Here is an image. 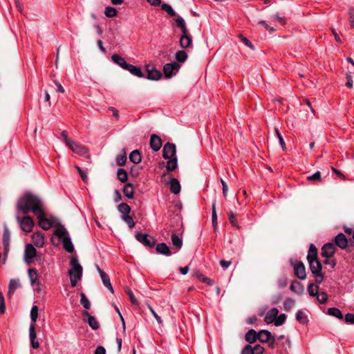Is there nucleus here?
Listing matches in <instances>:
<instances>
[{"label": "nucleus", "instance_id": "f704fd0d", "mask_svg": "<svg viewBox=\"0 0 354 354\" xmlns=\"http://www.w3.org/2000/svg\"><path fill=\"white\" fill-rule=\"evenodd\" d=\"M178 167L177 158H171L168 159L167 162L166 168L168 171H171L176 169Z\"/></svg>", "mask_w": 354, "mask_h": 354}, {"label": "nucleus", "instance_id": "bb28decb", "mask_svg": "<svg viewBox=\"0 0 354 354\" xmlns=\"http://www.w3.org/2000/svg\"><path fill=\"white\" fill-rule=\"evenodd\" d=\"M307 259L308 261L317 259V250L315 245L313 243L310 244L309 247Z\"/></svg>", "mask_w": 354, "mask_h": 354}, {"label": "nucleus", "instance_id": "39448f33", "mask_svg": "<svg viewBox=\"0 0 354 354\" xmlns=\"http://www.w3.org/2000/svg\"><path fill=\"white\" fill-rule=\"evenodd\" d=\"M25 216L22 218L19 217L18 215L16 216V220L20 225L21 229L26 232H32L33 227L35 225L34 221L32 218L27 214H24Z\"/></svg>", "mask_w": 354, "mask_h": 354}, {"label": "nucleus", "instance_id": "58836bf2", "mask_svg": "<svg viewBox=\"0 0 354 354\" xmlns=\"http://www.w3.org/2000/svg\"><path fill=\"white\" fill-rule=\"evenodd\" d=\"M161 9L164 11H165L167 15L170 17H175L176 16V11L172 8V7L168 4V3H162L161 4Z\"/></svg>", "mask_w": 354, "mask_h": 354}, {"label": "nucleus", "instance_id": "37998d69", "mask_svg": "<svg viewBox=\"0 0 354 354\" xmlns=\"http://www.w3.org/2000/svg\"><path fill=\"white\" fill-rule=\"evenodd\" d=\"M212 221L213 227H214V230H216V228L217 227V214H216V202H214L212 203Z\"/></svg>", "mask_w": 354, "mask_h": 354}, {"label": "nucleus", "instance_id": "2eb2a0df", "mask_svg": "<svg viewBox=\"0 0 354 354\" xmlns=\"http://www.w3.org/2000/svg\"><path fill=\"white\" fill-rule=\"evenodd\" d=\"M10 234L8 227H5L3 230V245L4 247V255L6 256L7 253L9 251V243H10ZM6 261V257H4L3 263H4Z\"/></svg>", "mask_w": 354, "mask_h": 354}, {"label": "nucleus", "instance_id": "7ed1b4c3", "mask_svg": "<svg viewBox=\"0 0 354 354\" xmlns=\"http://www.w3.org/2000/svg\"><path fill=\"white\" fill-rule=\"evenodd\" d=\"M70 266L71 268L68 270V273L70 276L71 287L74 288L76 286L77 281L82 278L83 269L76 257L71 258Z\"/></svg>", "mask_w": 354, "mask_h": 354}, {"label": "nucleus", "instance_id": "b1692460", "mask_svg": "<svg viewBox=\"0 0 354 354\" xmlns=\"http://www.w3.org/2000/svg\"><path fill=\"white\" fill-rule=\"evenodd\" d=\"M111 59L114 63L119 65L121 68H122L124 70L127 68V66H128L129 64L123 57H122L118 54L113 55L111 56Z\"/></svg>", "mask_w": 354, "mask_h": 354}, {"label": "nucleus", "instance_id": "f03ea898", "mask_svg": "<svg viewBox=\"0 0 354 354\" xmlns=\"http://www.w3.org/2000/svg\"><path fill=\"white\" fill-rule=\"evenodd\" d=\"M175 21L177 27L180 28L182 33L180 37V47L182 48L191 47L192 46V38L187 28L185 21L182 17L178 16L175 19Z\"/></svg>", "mask_w": 354, "mask_h": 354}, {"label": "nucleus", "instance_id": "20e7f679", "mask_svg": "<svg viewBox=\"0 0 354 354\" xmlns=\"http://www.w3.org/2000/svg\"><path fill=\"white\" fill-rule=\"evenodd\" d=\"M55 234L62 241L64 250L69 253H72L74 251V247L67 230L61 226L56 229Z\"/></svg>", "mask_w": 354, "mask_h": 354}, {"label": "nucleus", "instance_id": "f257e3e1", "mask_svg": "<svg viewBox=\"0 0 354 354\" xmlns=\"http://www.w3.org/2000/svg\"><path fill=\"white\" fill-rule=\"evenodd\" d=\"M44 203L41 198L30 192H26L20 196L17 203V210L23 214L32 212L34 214H41Z\"/></svg>", "mask_w": 354, "mask_h": 354}, {"label": "nucleus", "instance_id": "864d4df0", "mask_svg": "<svg viewBox=\"0 0 354 354\" xmlns=\"http://www.w3.org/2000/svg\"><path fill=\"white\" fill-rule=\"evenodd\" d=\"M125 292L129 296V299L131 300V302L133 304H138L137 299H136L135 296L133 295V293L132 290L130 288H125Z\"/></svg>", "mask_w": 354, "mask_h": 354}, {"label": "nucleus", "instance_id": "09e8293b", "mask_svg": "<svg viewBox=\"0 0 354 354\" xmlns=\"http://www.w3.org/2000/svg\"><path fill=\"white\" fill-rule=\"evenodd\" d=\"M295 300L292 298H287L283 304L284 309L286 310H290L295 305Z\"/></svg>", "mask_w": 354, "mask_h": 354}, {"label": "nucleus", "instance_id": "052dcab7", "mask_svg": "<svg viewBox=\"0 0 354 354\" xmlns=\"http://www.w3.org/2000/svg\"><path fill=\"white\" fill-rule=\"evenodd\" d=\"M252 350L254 351V354H263L264 352L263 347L259 344H257L254 347H252Z\"/></svg>", "mask_w": 354, "mask_h": 354}, {"label": "nucleus", "instance_id": "bf43d9fd", "mask_svg": "<svg viewBox=\"0 0 354 354\" xmlns=\"http://www.w3.org/2000/svg\"><path fill=\"white\" fill-rule=\"evenodd\" d=\"M307 179L308 180H321V173L320 171H317L315 172L314 174L311 175V176H308L307 177Z\"/></svg>", "mask_w": 354, "mask_h": 354}, {"label": "nucleus", "instance_id": "f8f14e48", "mask_svg": "<svg viewBox=\"0 0 354 354\" xmlns=\"http://www.w3.org/2000/svg\"><path fill=\"white\" fill-rule=\"evenodd\" d=\"M68 148H70L74 153H76L82 156H88V153L86 148L76 142L75 140H72L71 142L68 145Z\"/></svg>", "mask_w": 354, "mask_h": 354}, {"label": "nucleus", "instance_id": "72a5a7b5", "mask_svg": "<svg viewBox=\"0 0 354 354\" xmlns=\"http://www.w3.org/2000/svg\"><path fill=\"white\" fill-rule=\"evenodd\" d=\"M328 315L333 316L339 319H343V318H344L342 311L339 308H334V307L329 308L328 309Z\"/></svg>", "mask_w": 354, "mask_h": 354}, {"label": "nucleus", "instance_id": "774afa93", "mask_svg": "<svg viewBox=\"0 0 354 354\" xmlns=\"http://www.w3.org/2000/svg\"><path fill=\"white\" fill-rule=\"evenodd\" d=\"M277 283H278V286L279 288H283L288 284L287 279L286 278H281L278 280Z\"/></svg>", "mask_w": 354, "mask_h": 354}, {"label": "nucleus", "instance_id": "6ab92c4d", "mask_svg": "<svg viewBox=\"0 0 354 354\" xmlns=\"http://www.w3.org/2000/svg\"><path fill=\"white\" fill-rule=\"evenodd\" d=\"M34 245L37 248H43L45 243L44 236L41 233H34L32 236Z\"/></svg>", "mask_w": 354, "mask_h": 354}, {"label": "nucleus", "instance_id": "3c124183", "mask_svg": "<svg viewBox=\"0 0 354 354\" xmlns=\"http://www.w3.org/2000/svg\"><path fill=\"white\" fill-rule=\"evenodd\" d=\"M38 317V308L37 306H33L30 310V318L33 323L37 321Z\"/></svg>", "mask_w": 354, "mask_h": 354}, {"label": "nucleus", "instance_id": "c85d7f7f", "mask_svg": "<svg viewBox=\"0 0 354 354\" xmlns=\"http://www.w3.org/2000/svg\"><path fill=\"white\" fill-rule=\"evenodd\" d=\"M170 190L174 194H178L180 192V185L176 178H171L170 180Z\"/></svg>", "mask_w": 354, "mask_h": 354}, {"label": "nucleus", "instance_id": "a19ab883", "mask_svg": "<svg viewBox=\"0 0 354 354\" xmlns=\"http://www.w3.org/2000/svg\"><path fill=\"white\" fill-rule=\"evenodd\" d=\"M176 59L179 62H184L187 59V54L185 50H178L175 55Z\"/></svg>", "mask_w": 354, "mask_h": 354}, {"label": "nucleus", "instance_id": "c03bdc74", "mask_svg": "<svg viewBox=\"0 0 354 354\" xmlns=\"http://www.w3.org/2000/svg\"><path fill=\"white\" fill-rule=\"evenodd\" d=\"M308 292L309 295L312 297H315L317 295L319 290V286L313 283H310L308 286Z\"/></svg>", "mask_w": 354, "mask_h": 354}, {"label": "nucleus", "instance_id": "8fccbe9b", "mask_svg": "<svg viewBox=\"0 0 354 354\" xmlns=\"http://www.w3.org/2000/svg\"><path fill=\"white\" fill-rule=\"evenodd\" d=\"M317 299L320 304H325L328 300V295L325 292H318Z\"/></svg>", "mask_w": 354, "mask_h": 354}, {"label": "nucleus", "instance_id": "5fc2aeb1", "mask_svg": "<svg viewBox=\"0 0 354 354\" xmlns=\"http://www.w3.org/2000/svg\"><path fill=\"white\" fill-rule=\"evenodd\" d=\"M286 317L285 314H281L279 317H277L274 321V325L277 326L282 325L286 320Z\"/></svg>", "mask_w": 354, "mask_h": 354}, {"label": "nucleus", "instance_id": "4d7b16f0", "mask_svg": "<svg viewBox=\"0 0 354 354\" xmlns=\"http://www.w3.org/2000/svg\"><path fill=\"white\" fill-rule=\"evenodd\" d=\"M148 308H149L150 312L151 313V314L153 315V316L154 317V318L158 322V323L159 324H162V320L161 317L155 312L153 308L151 306H149Z\"/></svg>", "mask_w": 354, "mask_h": 354}, {"label": "nucleus", "instance_id": "473e14b6", "mask_svg": "<svg viewBox=\"0 0 354 354\" xmlns=\"http://www.w3.org/2000/svg\"><path fill=\"white\" fill-rule=\"evenodd\" d=\"M28 272L31 286H35L38 281L37 270L35 268H29Z\"/></svg>", "mask_w": 354, "mask_h": 354}, {"label": "nucleus", "instance_id": "7c9ffc66", "mask_svg": "<svg viewBox=\"0 0 354 354\" xmlns=\"http://www.w3.org/2000/svg\"><path fill=\"white\" fill-rule=\"evenodd\" d=\"M123 193L128 198H133L134 196L133 187L131 183H127L124 186Z\"/></svg>", "mask_w": 354, "mask_h": 354}, {"label": "nucleus", "instance_id": "ea45409f", "mask_svg": "<svg viewBox=\"0 0 354 354\" xmlns=\"http://www.w3.org/2000/svg\"><path fill=\"white\" fill-rule=\"evenodd\" d=\"M117 176L120 181L122 183H124L128 179V174L127 171L124 169L120 168L117 171Z\"/></svg>", "mask_w": 354, "mask_h": 354}, {"label": "nucleus", "instance_id": "e2e57ef3", "mask_svg": "<svg viewBox=\"0 0 354 354\" xmlns=\"http://www.w3.org/2000/svg\"><path fill=\"white\" fill-rule=\"evenodd\" d=\"M315 278V282L316 283H321L324 280V274H322V271L317 274H313Z\"/></svg>", "mask_w": 354, "mask_h": 354}, {"label": "nucleus", "instance_id": "c9c22d12", "mask_svg": "<svg viewBox=\"0 0 354 354\" xmlns=\"http://www.w3.org/2000/svg\"><path fill=\"white\" fill-rule=\"evenodd\" d=\"M171 241L173 245L176 248L177 250H180L182 248V239L174 233L171 234Z\"/></svg>", "mask_w": 354, "mask_h": 354}, {"label": "nucleus", "instance_id": "4c0bfd02", "mask_svg": "<svg viewBox=\"0 0 354 354\" xmlns=\"http://www.w3.org/2000/svg\"><path fill=\"white\" fill-rule=\"evenodd\" d=\"M118 209L119 212L122 215H129V214L131 212V207L130 206L124 203H120L118 207Z\"/></svg>", "mask_w": 354, "mask_h": 354}, {"label": "nucleus", "instance_id": "49530a36", "mask_svg": "<svg viewBox=\"0 0 354 354\" xmlns=\"http://www.w3.org/2000/svg\"><path fill=\"white\" fill-rule=\"evenodd\" d=\"M118 11L117 10L113 7H106L104 10V15L107 17H114L117 15Z\"/></svg>", "mask_w": 354, "mask_h": 354}, {"label": "nucleus", "instance_id": "79ce46f5", "mask_svg": "<svg viewBox=\"0 0 354 354\" xmlns=\"http://www.w3.org/2000/svg\"><path fill=\"white\" fill-rule=\"evenodd\" d=\"M296 319L301 324H306L308 322L307 316L301 310H297L296 313Z\"/></svg>", "mask_w": 354, "mask_h": 354}, {"label": "nucleus", "instance_id": "6e6552de", "mask_svg": "<svg viewBox=\"0 0 354 354\" xmlns=\"http://www.w3.org/2000/svg\"><path fill=\"white\" fill-rule=\"evenodd\" d=\"M136 238L140 243H142L145 246L153 248L155 245V239L147 234H141L138 232L136 234Z\"/></svg>", "mask_w": 354, "mask_h": 354}, {"label": "nucleus", "instance_id": "4468645a", "mask_svg": "<svg viewBox=\"0 0 354 354\" xmlns=\"http://www.w3.org/2000/svg\"><path fill=\"white\" fill-rule=\"evenodd\" d=\"M97 270L100 275L101 279L104 286L106 287L112 293H113V288L111 283L109 275L104 272L98 266H97Z\"/></svg>", "mask_w": 354, "mask_h": 354}, {"label": "nucleus", "instance_id": "9d476101", "mask_svg": "<svg viewBox=\"0 0 354 354\" xmlns=\"http://www.w3.org/2000/svg\"><path fill=\"white\" fill-rule=\"evenodd\" d=\"M38 219V224L44 230H48L52 227L51 222L46 218L44 208L41 209V214H35Z\"/></svg>", "mask_w": 354, "mask_h": 354}, {"label": "nucleus", "instance_id": "ddd939ff", "mask_svg": "<svg viewBox=\"0 0 354 354\" xmlns=\"http://www.w3.org/2000/svg\"><path fill=\"white\" fill-rule=\"evenodd\" d=\"M335 252V247L332 243H327L322 248L321 254L323 257L329 259L333 256Z\"/></svg>", "mask_w": 354, "mask_h": 354}, {"label": "nucleus", "instance_id": "423d86ee", "mask_svg": "<svg viewBox=\"0 0 354 354\" xmlns=\"http://www.w3.org/2000/svg\"><path fill=\"white\" fill-rule=\"evenodd\" d=\"M38 257L35 248L31 243H27L25 246L24 259L26 264H31L35 258Z\"/></svg>", "mask_w": 354, "mask_h": 354}, {"label": "nucleus", "instance_id": "dca6fc26", "mask_svg": "<svg viewBox=\"0 0 354 354\" xmlns=\"http://www.w3.org/2000/svg\"><path fill=\"white\" fill-rule=\"evenodd\" d=\"M335 243L339 248L344 250L346 249L348 245V240L343 233H339L335 237Z\"/></svg>", "mask_w": 354, "mask_h": 354}, {"label": "nucleus", "instance_id": "a18cd8bd", "mask_svg": "<svg viewBox=\"0 0 354 354\" xmlns=\"http://www.w3.org/2000/svg\"><path fill=\"white\" fill-rule=\"evenodd\" d=\"M122 220L127 223V225L130 227L133 228L135 226V222L133 218L129 215H122Z\"/></svg>", "mask_w": 354, "mask_h": 354}, {"label": "nucleus", "instance_id": "0e129e2a", "mask_svg": "<svg viewBox=\"0 0 354 354\" xmlns=\"http://www.w3.org/2000/svg\"><path fill=\"white\" fill-rule=\"evenodd\" d=\"M126 160H127V156L125 154L124 155H121V156H118L117 157V163L119 165H124L126 162Z\"/></svg>", "mask_w": 354, "mask_h": 354}, {"label": "nucleus", "instance_id": "393cba45", "mask_svg": "<svg viewBox=\"0 0 354 354\" xmlns=\"http://www.w3.org/2000/svg\"><path fill=\"white\" fill-rule=\"evenodd\" d=\"M127 66V67L125 70L130 72L132 75L138 77H142L144 76L140 67H138L130 64Z\"/></svg>", "mask_w": 354, "mask_h": 354}, {"label": "nucleus", "instance_id": "c756f323", "mask_svg": "<svg viewBox=\"0 0 354 354\" xmlns=\"http://www.w3.org/2000/svg\"><path fill=\"white\" fill-rule=\"evenodd\" d=\"M290 290L292 292L301 295L304 292V286L300 282L293 281L290 285Z\"/></svg>", "mask_w": 354, "mask_h": 354}, {"label": "nucleus", "instance_id": "a878e982", "mask_svg": "<svg viewBox=\"0 0 354 354\" xmlns=\"http://www.w3.org/2000/svg\"><path fill=\"white\" fill-rule=\"evenodd\" d=\"M271 336V333L266 330H261L258 333V339L263 343L268 342Z\"/></svg>", "mask_w": 354, "mask_h": 354}, {"label": "nucleus", "instance_id": "aec40b11", "mask_svg": "<svg viewBox=\"0 0 354 354\" xmlns=\"http://www.w3.org/2000/svg\"><path fill=\"white\" fill-rule=\"evenodd\" d=\"M279 313V310L277 308H271L265 316V322L268 324H270L275 321Z\"/></svg>", "mask_w": 354, "mask_h": 354}, {"label": "nucleus", "instance_id": "de8ad7c7", "mask_svg": "<svg viewBox=\"0 0 354 354\" xmlns=\"http://www.w3.org/2000/svg\"><path fill=\"white\" fill-rule=\"evenodd\" d=\"M81 299H80V303L83 306L84 308L88 310L91 308V303L85 294L81 293L80 295Z\"/></svg>", "mask_w": 354, "mask_h": 354}, {"label": "nucleus", "instance_id": "603ef678", "mask_svg": "<svg viewBox=\"0 0 354 354\" xmlns=\"http://www.w3.org/2000/svg\"><path fill=\"white\" fill-rule=\"evenodd\" d=\"M274 131H275L276 135L279 139V142L280 143V145H281L282 149L283 151L286 150V143H285V141H284L282 136L281 135V133H279V130L277 128H275Z\"/></svg>", "mask_w": 354, "mask_h": 354}, {"label": "nucleus", "instance_id": "0eeeda50", "mask_svg": "<svg viewBox=\"0 0 354 354\" xmlns=\"http://www.w3.org/2000/svg\"><path fill=\"white\" fill-rule=\"evenodd\" d=\"M291 264L293 266L294 273L295 276L301 280H304L306 278V268L304 264L301 261L293 263L292 261H291Z\"/></svg>", "mask_w": 354, "mask_h": 354}, {"label": "nucleus", "instance_id": "338daca9", "mask_svg": "<svg viewBox=\"0 0 354 354\" xmlns=\"http://www.w3.org/2000/svg\"><path fill=\"white\" fill-rule=\"evenodd\" d=\"M62 137L64 141V142L66 143V145L68 146L71 142V141L73 140L72 139L69 138L68 136H67V133L66 131H64L62 132Z\"/></svg>", "mask_w": 354, "mask_h": 354}, {"label": "nucleus", "instance_id": "a211bd4d", "mask_svg": "<svg viewBox=\"0 0 354 354\" xmlns=\"http://www.w3.org/2000/svg\"><path fill=\"white\" fill-rule=\"evenodd\" d=\"M147 78L151 80H158L161 77V73L155 69L150 68L149 66H147Z\"/></svg>", "mask_w": 354, "mask_h": 354}, {"label": "nucleus", "instance_id": "9b49d317", "mask_svg": "<svg viewBox=\"0 0 354 354\" xmlns=\"http://www.w3.org/2000/svg\"><path fill=\"white\" fill-rule=\"evenodd\" d=\"M176 145L173 143H166L162 149V157L165 159H169L176 156Z\"/></svg>", "mask_w": 354, "mask_h": 354}, {"label": "nucleus", "instance_id": "e433bc0d", "mask_svg": "<svg viewBox=\"0 0 354 354\" xmlns=\"http://www.w3.org/2000/svg\"><path fill=\"white\" fill-rule=\"evenodd\" d=\"M129 160L135 163L138 164L141 162V155L138 150L133 151L129 155Z\"/></svg>", "mask_w": 354, "mask_h": 354}, {"label": "nucleus", "instance_id": "cd10ccee", "mask_svg": "<svg viewBox=\"0 0 354 354\" xmlns=\"http://www.w3.org/2000/svg\"><path fill=\"white\" fill-rule=\"evenodd\" d=\"M245 338L248 342L252 344L258 339V333L254 330L250 329L245 334Z\"/></svg>", "mask_w": 354, "mask_h": 354}, {"label": "nucleus", "instance_id": "412c9836", "mask_svg": "<svg viewBox=\"0 0 354 354\" xmlns=\"http://www.w3.org/2000/svg\"><path fill=\"white\" fill-rule=\"evenodd\" d=\"M308 263L310 270L313 274H317L322 271V265L318 259L310 261Z\"/></svg>", "mask_w": 354, "mask_h": 354}, {"label": "nucleus", "instance_id": "f3484780", "mask_svg": "<svg viewBox=\"0 0 354 354\" xmlns=\"http://www.w3.org/2000/svg\"><path fill=\"white\" fill-rule=\"evenodd\" d=\"M162 146V140L159 136L153 134L150 138V147L154 151H158Z\"/></svg>", "mask_w": 354, "mask_h": 354}, {"label": "nucleus", "instance_id": "69168bd1", "mask_svg": "<svg viewBox=\"0 0 354 354\" xmlns=\"http://www.w3.org/2000/svg\"><path fill=\"white\" fill-rule=\"evenodd\" d=\"M241 354H254L250 345H246L242 350Z\"/></svg>", "mask_w": 354, "mask_h": 354}, {"label": "nucleus", "instance_id": "6e6d98bb", "mask_svg": "<svg viewBox=\"0 0 354 354\" xmlns=\"http://www.w3.org/2000/svg\"><path fill=\"white\" fill-rule=\"evenodd\" d=\"M29 337H30V339H36V337H37V334H36V332H35V324H32L30 326V328H29Z\"/></svg>", "mask_w": 354, "mask_h": 354}, {"label": "nucleus", "instance_id": "4be33fe9", "mask_svg": "<svg viewBox=\"0 0 354 354\" xmlns=\"http://www.w3.org/2000/svg\"><path fill=\"white\" fill-rule=\"evenodd\" d=\"M156 250L158 253L165 255L171 256V252L167 245L165 243H160L157 244Z\"/></svg>", "mask_w": 354, "mask_h": 354}, {"label": "nucleus", "instance_id": "680f3d73", "mask_svg": "<svg viewBox=\"0 0 354 354\" xmlns=\"http://www.w3.org/2000/svg\"><path fill=\"white\" fill-rule=\"evenodd\" d=\"M348 20L351 28H354V11L353 9L348 10Z\"/></svg>", "mask_w": 354, "mask_h": 354}, {"label": "nucleus", "instance_id": "2f4dec72", "mask_svg": "<svg viewBox=\"0 0 354 354\" xmlns=\"http://www.w3.org/2000/svg\"><path fill=\"white\" fill-rule=\"evenodd\" d=\"M19 283L17 280H15V279H12L10 280V283H9V287H8V297H11L15 291L19 288Z\"/></svg>", "mask_w": 354, "mask_h": 354}, {"label": "nucleus", "instance_id": "5701e85b", "mask_svg": "<svg viewBox=\"0 0 354 354\" xmlns=\"http://www.w3.org/2000/svg\"><path fill=\"white\" fill-rule=\"evenodd\" d=\"M83 315L84 316H87L88 317V324L89 325V326L93 329V330H97L99 328V324H98V322L97 321L96 318L92 315H91L89 314L88 312L87 311H84L83 313Z\"/></svg>", "mask_w": 354, "mask_h": 354}, {"label": "nucleus", "instance_id": "1a4fd4ad", "mask_svg": "<svg viewBox=\"0 0 354 354\" xmlns=\"http://www.w3.org/2000/svg\"><path fill=\"white\" fill-rule=\"evenodd\" d=\"M180 65L176 62L166 64L163 67V72L167 78L171 77L179 71Z\"/></svg>", "mask_w": 354, "mask_h": 354}, {"label": "nucleus", "instance_id": "13d9d810", "mask_svg": "<svg viewBox=\"0 0 354 354\" xmlns=\"http://www.w3.org/2000/svg\"><path fill=\"white\" fill-rule=\"evenodd\" d=\"M344 320L346 324H354V314L347 313L344 317Z\"/></svg>", "mask_w": 354, "mask_h": 354}]
</instances>
